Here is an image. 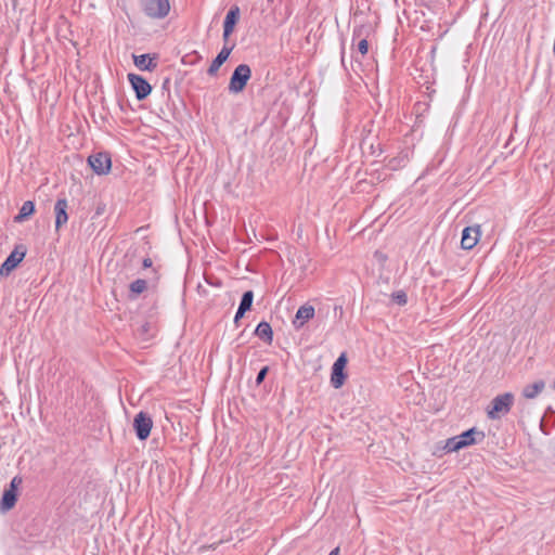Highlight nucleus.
<instances>
[{
  "label": "nucleus",
  "instance_id": "f257e3e1",
  "mask_svg": "<svg viewBox=\"0 0 555 555\" xmlns=\"http://www.w3.org/2000/svg\"><path fill=\"white\" fill-rule=\"evenodd\" d=\"M251 77V69L247 64H240L236 66L230 77V82L228 86L230 93H240L244 91L248 80Z\"/></svg>",
  "mask_w": 555,
  "mask_h": 555
},
{
  "label": "nucleus",
  "instance_id": "f03ea898",
  "mask_svg": "<svg viewBox=\"0 0 555 555\" xmlns=\"http://www.w3.org/2000/svg\"><path fill=\"white\" fill-rule=\"evenodd\" d=\"M514 402V396L511 392L499 395L492 399L488 416L491 420L500 418L509 412Z\"/></svg>",
  "mask_w": 555,
  "mask_h": 555
},
{
  "label": "nucleus",
  "instance_id": "7ed1b4c3",
  "mask_svg": "<svg viewBox=\"0 0 555 555\" xmlns=\"http://www.w3.org/2000/svg\"><path fill=\"white\" fill-rule=\"evenodd\" d=\"M143 12L151 18H164L170 11L169 0H141Z\"/></svg>",
  "mask_w": 555,
  "mask_h": 555
},
{
  "label": "nucleus",
  "instance_id": "20e7f679",
  "mask_svg": "<svg viewBox=\"0 0 555 555\" xmlns=\"http://www.w3.org/2000/svg\"><path fill=\"white\" fill-rule=\"evenodd\" d=\"M26 247L16 245L0 267V275L8 276L25 258Z\"/></svg>",
  "mask_w": 555,
  "mask_h": 555
},
{
  "label": "nucleus",
  "instance_id": "39448f33",
  "mask_svg": "<svg viewBox=\"0 0 555 555\" xmlns=\"http://www.w3.org/2000/svg\"><path fill=\"white\" fill-rule=\"evenodd\" d=\"M153 421L146 412H139L133 420V429L139 440H146L151 434Z\"/></svg>",
  "mask_w": 555,
  "mask_h": 555
},
{
  "label": "nucleus",
  "instance_id": "423d86ee",
  "mask_svg": "<svg viewBox=\"0 0 555 555\" xmlns=\"http://www.w3.org/2000/svg\"><path fill=\"white\" fill-rule=\"evenodd\" d=\"M88 164L96 175H107L112 168L111 155L106 152L92 154L88 157Z\"/></svg>",
  "mask_w": 555,
  "mask_h": 555
},
{
  "label": "nucleus",
  "instance_id": "0eeeda50",
  "mask_svg": "<svg viewBox=\"0 0 555 555\" xmlns=\"http://www.w3.org/2000/svg\"><path fill=\"white\" fill-rule=\"evenodd\" d=\"M127 78L135 93L137 100L142 101L151 94L152 86L144 77L138 74L129 73Z\"/></svg>",
  "mask_w": 555,
  "mask_h": 555
},
{
  "label": "nucleus",
  "instance_id": "6e6552de",
  "mask_svg": "<svg viewBox=\"0 0 555 555\" xmlns=\"http://www.w3.org/2000/svg\"><path fill=\"white\" fill-rule=\"evenodd\" d=\"M347 357L346 353H341L336 361L334 362L332 366V373H331V384L334 388L338 389L340 388L347 378V374L345 373V367L347 364Z\"/></svg>",
  "mask_w": 555,
  "mask_h": 555
},
{
  "label": "nucleus",
  "instance_id": "1a4fd4ad",
  "mask_svg": "<svg viewBox=\"0 0 555 555\" xmlns=\"http://www.w3.org/2000/svg\"><path fill=\"white\" fill-rule=\"evenodd\" d=\"M480 238V225L466 227L462 232L461 246L463 249L474 248Z\"/></svg>",
  "mask_w": 555,
  "mask_h": 555
},
{
  "label": "nucleus",
  "instance_id": "9d476101",
  "mask_svg": "<svg viewBox=\"0 0 555 555\" xmlns=\"http://www.w3.org/2000/svg\"><path fill=\"white\" fill-rule=\"evenodd\" d=\"M240 20V8L232 5L228 11L223 22V39L227 41L230 35L233 33L235 25Z\"/></svg>",
  "mask_w": 555,
  "mask_h": 555
},
{
  "label": "nucleus",
  "instance_id": "9b49d317",
  "mask_svg": "<svg viewBox=\"0 0 555 555\" xmlns=\"http://www.w3.org/2000/svg\"><path fill=\"white\" fill-rule=\"evenodd\" d=\"M314 313V307L311 305L306 304L299 307L293 320L294 327L297 330L301 328L309 320L313 319Z\"/></svg>",
  "mask_w": 555,
  "mask_h": 555
},
{
  "label": "nucleus",
  "instance_id": "f8f14e48",
  "mask_svg": "<svg viewBox=\"0 0 555 555\" xmlns=\"http://www.w3.org/2000/svg\"><path fill=\"white\" fill-rule=\"evenodd\" d=\"M68 202L66 198H59L54 205L55 229L59 231L68 221Z\"/></svg>",
  "mask_w": 555,
  "mask_h": 555
},
{
  "label": "nucleus",
  "instance_id": "ddd939ff",
  "mask_svg": "<svg viewBox=\"0 0 555 555\" xmlns=\"http://www.w3.org/2000/svg\"><path fill=\"white\" fill-rule=\"evenodd\" d=\"M233 47H227V46H223V48L221 49V51L217 54V56L212 60L210 66L208 67L207 69V74L209 76H216L219 68L222 66V64L229 59L232 50H233Z\"/></svg>",
  "mask_w": 555,
  "mask_h": 555
},
{
  "label": "nucleus",
  "instance_id": "4468645a",
  "mask_svg": "<svg viewBox=\"0 0 555 555\" xmlns=\"http://www.w3.org/2000/svg\"><path fill=\"white\" fill-rule=\"evenodd\" d=\"M459 441H462V447L466 448L472 444L481 442L485 439V433L477 430L475 427L462 433L457 436Z\"/></svg>",
  "mask_w": 555,
  "mask_h": 555
},
{
  "label": "nucleus",
  "instance_id": "2eb2a0df",
  "mask_svg": "<svg viewBox=\"0 0 555 555\" xmlns=\"http://www.w3.org/2000/svg\"><path fill=\"white\" fill-rule=\"evenodd\" d=\"M134 65L140 70H149L153 72L157 67V63L155 62L157 59V55L154 54L151 56V54H141V55H132Z\"/></svg>",
  "mask_w": 555,
  "mask_h": 555
},
{
  "label": "nucleus",
  "instance_id": "dca6fc26",
  "mask_svg": "<svg viewBox=\"0 0 555 555\" xmlns=\"http://www.w3.org/2000/svg\"><path fill=\"white\" fill-rule=\"evenodd\" d=\"M255 335L258 336L261 340H263L264 343L267 344H271L272 340H273V331H272V327L271 325L266 322V321H262L260 322L256 330H255Z\"/></svg>",
  "mask_w": 555,
  "mask_h": 555
},
{
  "label": "nucleus",
  "instance_id": "f3484780",
  "mask_svg": "<svg viewBox=\"0 0 555 555\" xmlns=\"http://www.w3.org/2000/svg\"><path fill=\"white\" fill-rule=\"evenodd\" d=\"M16 501L17 493L14 492L13 490L5 489L1 498L0 507L3 512L10 511L11 508L14 507Z\"/></svg>",
  "mask_w": 555,
  "mask_h": 555
},
{
  "label": "nucleus",
  "instance_id": "a211bd4d",
  "mask_svg": "<svg viewBox=\"0 0 555 555\" xmlns=\"http://www.w3.org/2000/svg\"><path fill=\"white\" fill-rule=\"evenodd\" d=\"M35 212V203L26 201L22 205L18 214L14 217V222L21 223L28 219Z\"/></svg>",
  "mask_w": 555,
  "mask_h": 555
},
{
  "label": "nucleus",
  "instance_id": "6ab92c4d",
  "mask_svg": "<svg viewBox=\"0 0 555 555\" xmlns=\"http://www.w3.org/2000/svg\"><path fill=\"white\" fill-rule=\"evenodd\" d=\"M545 387L543 380L534 382L522 389V396L527 399H534Z\"/></svg>",
  "mask_w": 555,
  "mask_h": 555
},
{
  "label": "nucleus",
  "instance_id": "aec40b11",
  "mask_svg": "<svg viewBox=\"0 0 555 555\" xmlns=\"http://www.w3.org/2000/svg\"><path fill=\"white\" fill-rule=\"evenodd\" d=\"M147 289V281L144 279H137L135 281L131 282L129 285L130 291V298L133 299L138 295L142 294Z\"/></svg>",
  "mask_w": 555,
  "mask_h": 555
},
{
  "label": "nucleus",
  "instance_id": "412c9836",
  "mask_svg": "<svg viewBox=\"0 0 555 555\" xmlns=\"http://www.w3.org/2000/svg\"><path fill=\"white\" fill-rule=\"evenodd\" d=\"M254 293L253 291H246L241 298L238 308L245 311H249L253 306Z\"/></svg>",
  "mask_w": 555,
  "mask_h": 555
},
{
  "label": "nucleus",
  "instance_id": "4be33fe9",
  "mask_svg": "<svg viewBox=\"0 0 555 555\" xmlns=\"http://www.w3.org/2000/svg\"><path fill=\"white\" fill-rule=\"evenodd\" d=\"M461 449H463L462 441H459V437L457 436L449 438L446 441L444 450H446L447 453L456 452V451H459Z\"/></svg>",
  "mask_w": 555,
  "mask_h": 555
},
{
  "label": "nucleus",
  "instance_id": "5701e85b",
  "mask_svg": "<svg viewBox=\"0 0 555 555\" xmlns=\"http://www.w3.org/2000/svg\"><path fill=\"white\" fill-rule=\"evenodd\" d=\"M392 300L398 304L399 306H404L406 302H408V296L405 294V292L403 291H398V292H395L392 295Z\"/></svg>",
  "mask_w": 555,
  "mask_h": 555
},
{
  "label": "nucleus",
  "instance_id": "b1692460",
  "mask_svg": "<svg viewBox=\"0 0 555 555\" xmlns=\"http://www.w3.org/2000/svg\"><path fill=\"white\" fill-rule=\"evenodd\" d=\"M269 372V366H263L256 376V385L259 386L264 380L267 374Z\"/></svg>",
  "mask_w": 555,
  "mask_h": 555
},
{
  "label": "nucleus",
  "instance_id": "393cba45",
  "mask_svg": "<svg viewBox=\"0 0 555 555\" xmlns=\"http://www.w3.org/2000/svg\"><path fill=\"white\" fill-rule=\"evenodd\" d=\"M358 51L362 54V55H365L369 51V43H367V40L365 38L361 39L358 43Z\"/></svg>",
  "mask_w": 555,
  "mask_h": 555
},
{
  "label": "nucleus",
  "instance_id": "a878e982",
  "mask_svg": "<svg viewBox=\"0 0 555 555\" xmlns=\"http://www.w3.org/2000/svg\"><path fill=\"white\" fill-rule=\"evenodd\" d=\"M22 483V478L18 477V476H15L11 482H10V487L8 488V490H13L14 492L17 493V488L18 486Z\"/></svg>",
  "mask_w": 555,
  "mask_h": 555
},
{
  "label": "nucleus",
  "instance_id": "bb28decb",
  "mask_svg": "<svg viewBox=\"0 0 555 555\" xmlns=\"http://www.w3.org/2000/svg\"><path fill=\"white\" fill-rule=\"evenodd\" d=\"M403 160H404V158H397V157L391 158V159L389 160V163H388V167H389L390 169H393V170H395V169H398V168L401 166V163H402Z\"/></svg>",
  "mask_w": 555,
  "mask_h": 555
},
{
  "label": "nucleus",
  "instance_id": "cd10ccee",
  "mask_svg": "<svg viewBox=\"0 0 555 555\" xmlns=\"http://www.w3.org/2000/svg\"><path fill=\"white\" fill-rule=\"evenodd\" d=\"M247 311L245 310H242L240 308H237V311L235 313V317H234V323L237 325L238 324V321L244 317V314L246 313Z\"/></svg>",
  "mask_w": 555,
  "mask_h": 555
},
{
  "label": "nucleus",
  "instance_id": "c85d7f7f",
  "mask_svg": "<svg viewBox=\"0 0 555 555\" xmlns=\"http://www.w3.org/2000/svg\"><path fill=\"white\" fill-rule=\"evenodd\" d=\"M162 89L167 90L169 92V89H170V78L169 77L164 79Z\"/></svg>",
  "mask_w": 555,
  "mask_h": 555
},
{
  "label": "nucleus",
  "instance_id": "c756f323",
  "mask_svg": "<svg viewBox=\"0 0 555 555\" xmlns=\"http://www.w3.org/2000/svg\"><path fill=\"white\" fill-rule=\"evenodd\" d=\"M142 266L143 268L147 269V268H151L153 266V261L151 258H144L143 261H142Z\"/></svg>",
  "mask_w": 555,
  "mask_h": 555
},
{
  "label": "nucleus",
  "instance_id": "7c9ffc66",
  "mask_svg": "<svg viewBox=\"0 0 555 555\" xmlns=\"http://www.w3.org/2000/svg\"><path fill=\"white\" fill-rule=\"evenodd\" d=\"M362 31H363V27H356L352 33L353 39L357 37H361Z\"/></svg>",
  "mask_w": 555,
  "mask_h": 555
},
{
  "label": "nucleus",
  "instance_id": "2f4dec72",
  "mask_svg": "<svg viewBox=\"0 0 555 555\" xmlns=\"http://www.w3.org/2000/svg\"><path fill=\"white\" fill-rule=\"evenodd\" d=\"M220 543H222V541H219L218 543H214V544H210V545H203V546L201 547V550H203V551H204V550H216V547H217Z\"/></svg>",
  "mask_w": 555,
  "mask_h": 555
},
{
  "label": "nucleus",
  "instance_id": "473e14b6",
  "mask_svg": "<svg viewBox=\"0 0 555 555\" xmlns=\"http://www.w3.org/2000/svg\"><path fill=\"white\" fill-rule=\"evenodd\" d=\"M339 554V547H335L328 555H338Z\"/></svg>",
  "mask_w": 555,
  "mask_h": 555
},
{
  "label": "nucleus",
  "instance_id": "72a5a7b5",
  "mask_svg": "<svg viewBox=\"0 0 555 555\" xmlns=\"http://www.w3.org/2000/svg\"><path fill=\"white\" fill-rule=\"evenodd\" d=\"M147 327H149V324L146 323V324H144V325L142 326V330H143L144 332H146V331H147Z\"/></svg>",
  "mask_w": 555,
  "mask_h": 555
},
{
  "label": "nucleus",
  "instance_id": "f704fd0d",
  "mask_svg": "<svg viewBox=\"0 0 555 555\" xmlns=\"http://www.w3.org/2000/svg\"><path fill=\"white\" fill-rule=\"evenodd\" d=\"M268 2H272L273 0H267Z\"/></svg>",
  "mask_w": 555,
  "mask_h": 555
}]
</instances>
